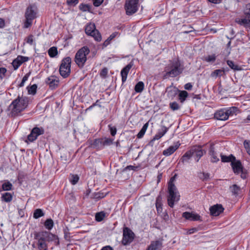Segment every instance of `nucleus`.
<instances>
[{"label":"nucleus","instance_id":"58","mask_svg":"<svg viewBox=\"0 0 250 250\" xmlns=\"http://www.w3.org/2000/svg\"><path fill=\"white\" fill-rule=\"evenodd\" d=\"M93 5L98 7L103 2L104 0H92Z\"/></svg>","mask_w":250,"mask_h":250},{"label":"nucleus","instance_id":"5","mask_svg":"<svg viewBox=\"0 0 250 250\" xmlns=\"http://www.w3.org/2000/svg\"><path fill=\"white\" fill-rule=\"evenodd\" d=\"M36 8L32 5L28 6L25 11V21L24 23V28H28L33 22V20L36 18Z\"/></svg>","mask_w":250,"mask_h":250},{"label":"nucleus","instance_id":"37","mask_svg":"<svg viewBox=\"0 0 250 250\" xmlns=\"http://www.w3.org/2000/svg\"><path fill=\"white\" fill-rule=\"evenodd\" d=\"M37 245L39 250H47V246L45 241H38Z\"/></svg>","mask_w":250,"mask_h":250},{"label":"nucleus","instance_id":"63","mask_svg":"<svg viewBox=\"0 0 250 250\" xmlns=\"http://www.w3.org/2000/svg\"><path fill=\"white\" fill-rule=\"evenodd\" d=\"M117 32L113 33L110 36L107 38L109 41H111L113 39H114L117 35Z\"/></svg>","mask_w":250,"mask_h":250},{"label":"nucleus","instance_id":"36","mask_svg":"<svg viewBox=\"0 0 250 250\" xmlns=\"http://www.w3.org/2000/svg\"><path fill=\"white\" fill-rule=\"evenodd\" d=\"M105 217V213L104 211H101L100 212H97L95 215V219L98 222H101Z\"/></svg>","mask_w":250,"mask_h":250},{"label":"nucleus","instance_id":"39","mask_svg":"<svg viewBox=\"0 0 250 250\" xmlns=\"http://www.w3.org/2000/svg\"><path fill=\"white\" fill-rule=\"evenodd\" d=\"M44 214L43 211L40 208L36 209L33 214V217L35 219H38L41 217L44 216Z\"/></svg>","mask_w":250,"mask_h":250},{"label":"nucleus","instance_id":"7","mask_svg":"<svg viewBox=\"0 0 250 250\" xmlns=\"http://www.w3.org/2000/svg\"><path fill=\"white\" fill-rule=\"evenodd\" d=\"M139 8V0H125V9L127 15H132Z\"/></svg>","mask_w":250,"mask_h":250},{"label":"nucleus","instance_id":"17","mask_svg":"<svg viewBox=\"0 0 250 250\" xmlns=\"http://www.w3.org/2000/svg\"><path fill=\"white\" fill-rule=\"evenodd\" d=\"M133 65V63L130 62L121 70V75L122 76V81L123 83H124L126 81L128 72Z\"/></svg>","mask_w":250,"mask_h":250},{"label":"nucleus","instance_id":"47","mask_svg":"<svg viewBox=\"0 0 250 250\" xmlns=\"http://www.w3.org/2000/svg\"><path fill=\"white\" fill-rule=\"evenodd\" d=\"M31 75V72H29L23 77L21 82L19 84L20 87H22L24 85L25 82L28 80L29 77Z\"/></svg>","mask_w":250,"mask_h":250},{"label":"nucleus","instance_id":"6","mask_svg":"<svg viewBox=\"0 0 250 250\" xmlns=\"http://www.w3.org/2000/svg\"><path fill=\"white\" fill-rule=\"evenodd\" d=\"M71 63V59L69 57H66L62 61L59 71L60 75L64 78H67L70 75Z\"/></svg>","mask_w":250,"mask_h":250},{"label":"nucleus","instance_id":"61","mask_svg":"<svg viewBox=\"0 0 250 250\" xmlns=\"http://www.w3.org/2000/svg\"><path fill=\"white\" fill-rule=\"evenodd\" d=\"M192 87V85L190 83H186L184 86L185 89L188 90L191 89Z\"/></svg>","mask_w":250,"mask_h":250},{"label":"nucleus","instance_id":"13","mask_svg":"<svg viewBox=\"0 0 250 250\" xmlns=\"http://www.w3.org/2000/svg\"><path fill=\"white\" fill-rule=\"evenodd\" d=\"M59 82V78L54 75L50 76L45 80L46 83L49 86L50 88L51 89H54L58 87Z\"/></svg>","mask_w":250,"mask_h":250},{"label":"nucleus","instance_id":"35","mask_svg":"<svg viewBox=\"0 0 250 250\" xmlns=\"http://www.w3.org/2000/svg\"><path fill=\"white\" fill-rule=\"evenodd\" d=\"M12 184L8 181H5L2 185V188L3 190H10L12 188Z\"/></svg>","mask_w":250,"mask_h":250},{"label":"nucleus","instance_id":"15","mask_svg":"<svg viewBox=\"0 0 250 250\" xmlns=\"http://www.w3.org/2000/svg\"><path fill=\"white\" fill-rule=\"evenodd\" d=\"M224 209L223 206L220 204L214 205L209 208L211 215L215 216L219 215L221 213L223 212Z\"/></svg>","mask_w":250,"mask_h":250},{"label":"nucleus","instance_id":"50","mask_svg":"<svg viewBox=\"0 0 250 250\" xmlns=\"http://www.w3.org/2000/svg\"><path fill=\"white\" fill-rule=\"evenodd\" d=\"M170 107L173 110H177L179 109L180 106L176 102H172L170 104Z\"/></svg>","mask_w":250,"mask_h":250},{"label":"nucleus","instance_id":"14","mask_svg":"<svg viewBox=\"0 0 250 250\" xmlns=\"http://www.w3.org/2000/svg\"><path fill=\"white\" fill-rule=\"evenodd\" d=\"M181 144L178 142L173 145L169 146L167 149L164 150L163 154L166 156H168L173 154L180 146Z\"/></svg>","mask_w":250,"mask_h":250},{"label":"nucleus","instance_id":"16","mask_svg":"<svg viewBox=\"0 0 250 250\" xmlns=\"http://www.w3.org/2000/svg\"><path fill=\"white\" fill-rule=\"evenodd\" d=\"M182 216L186 219L190 221H198L200 220V216L194 212H185L183 213Z\"/></svg>","mask_w":250,"mask_h":250},{"label":"nucleus","instance_id":"51","mask_svg":"<svg viewBox=\"0 0 250 250\" xmlns=\"http://www.w3.org/2000/svg\"><path fill=\"white\" fill-rule=\"evenodd\" d=\"M244 145L245 148L247 149V151L248 154L250 155V142L245 141L244 142Z\"/></svg>","mask_w":250,"mask_h":250},{"label":"nucleus","instance_id":"46","mask_svg":"<svg viewBox=\"0 0 250 250\" xmlns=\"http://www.w3.org/2000/svg\"><path fill=\"white\" fill-rule=\"evenodd\" d=\"M37 86L36 84H34L31 85L30 87L28 88V92L29 94L34 95L36 93Z\"/></svg>","mask_w":250,"mask_h":250},{"label":"nucleus","instance_id":"41","mask_svg":"<svg viewBox=\"0 0 250 250\" xmlns=\"http://www.w3.org/2000/svg\"><path fill=\"white\" fill-rule=\"evenodd\" d=\"M54 223L51 219H47L44 223V226L46 229L50 230L52 229Z\"/></svg>","mask_w":250,"mask_h":250},{"label":"nucleus","instance_id":"44","mask_svg":"<svg viewBox=\"0 0 250 250\" xmlns=\"http://www.w3.org/2000/svg\"><path fill=\"white\" fill-rule=\"evenodd\" d=\"M79 8L83 12H90L91 9V6L88 4L82 3L79 5Z\"/></svg>","mask_w":250,"mask_h":250},{"label":"nucleus","instance_id":"9","mask_svg":"<svg viewBox=\"0 0 250 250\" xmlns=\"http://www.w3.org/2000/svg\"><path fill=\"white\" fill-rule=\"evenodd\" d=\"M234 108H224L217 111L214 113V118L218 120H227L233 112Z\"/></svg>","mask_w":250,"mask_h":250},{"label":"nucleus","instance_id":"60","mask_svg":"<svg viewBox=\"0 0 250 250\" xmlns=\"http://www.w3.org/2000/svg\"><path fill=\"white\" fill-rule=\"evenodd\" d=\"M79 0H67L68 5H76L78 3Z\"/></svg>","mask_w":250,"mask_h":250},{"label":"nucleus","instance_id":"21","mask_svg":"<svg viewBox=\"0 0 250 250\" xmlns=\"http://www.w3.org/2000/svg\"><path fill=\"white\" fill-rule=\"evenodd\" d=\"M168 128L165 126H163L161 130H159L158 133L154 136L152 141L158 140L162 137L167 131Z\"/></svg>","mask_w":250,"mask_h":250},{"label":"nucleus","instance_id":"62","mask_svg":"<svg viewBox=\"0 0 250 250\" xmlns=\"http://www.w3.org/2000/svg\"><path fill=\"white\" fill-rule=\"evenodd\" d=\"M197 231V229L196 228H192L189 229L187 232L188 234H192Z\"/></svg>","mask_w":250,"mask_h":250},{"label":"nucleus","instance_id":"4","mask_svg":"<svg viewBox=\"0 0 250 250\" xmlns=\"http://www.w3.org/2000/svg\"><path fill=\"white\" fill-rule=\"evenodd\" d=\"M90 53V50L86 46L80 48L76 53L75 62L80 67H83L87 61V55Z\"/></svg>","mask_w":250,"mask_h":250},{"label":"nucleus","instance_id":"25","mask_svg":"<svg viewBox=\"0 0 250 250\" xmlns=\"http://www.w3.org/2000/svg\"><path fill=\"white\" fill-rule=\"evenodd\" d=\"M92 145L94 148L97 149L103 148V142L102 138L95 139Z\"/></svg>","mask_w":250,"mask_h":250},{"label":"nucleus","instance_id":"45","mask_svg":"<svg viewBox=\"0 0 250 250\" xmlns=\"http://www.w3.org/2000/svg\"><path fill=\"white\" fill-rule=\"evenodd\" d=\"M103 142V148L105 146H110L113 144V139L108 138H102Z\"/></svg>","mask_w":250,"mask_h":250},{"label":"nucleus","instance_id":"3","mask_svg":"<svg viewBox=\"0 0 250 250\" xmlns=\"http://www.w3.org/2000/svg\"><path fill=\"white\" fill-rule=\"evenodd\" d=\"M174 180V177L171 178L168 184L167 203L171 208H173L174 204L178 202L180 200V195L176 186L173 184Z\"/></svg>","mask_w":250,"mask_h":250},{"label":"nucleus","instance_id":"32","mask_svg":"<svg viewBox=\"0 0 250 250\" xmlns=\"http://www.w3.org/2000/svg\"><path fill=\"white\" fill-rule=\"evenodd\" d=\"M192 155L190 149L189 150L187 151L182 157L181 161L183 163L185 162H187L192 157Z\"/></svg>","mask_w":250,"mask_h":250},{"label":"nucleus","instance_id":"27","mask_svg":"<svg viewBox=\"0 0 250 250\" xmlns=\"http://www.w3.org/2000/svg\"><path fill=\"white\" fill-rule=\"evenodd\" d=\"M220 156L222 162H231L235 161V157L232 154L228 156L221 154Z\"/></svg>","mask_w":250,"mask_h":250},{"label":"nucleus","instance_id":"2","mask_svg":"<svg viewBox=\"0 0 250 250\" xmlns=\"http://www.w3.org/2000/svg\"><path fill=\"white\" fill-rule=\"evenodd\" d=\"M184 70V66L181 64L179 60H173L170 62L166 66L165 69V74L164 75V79L169 77H175L182 73Z\"/></svg>","mask_w":250,"mask_h":250},{"label":"nucleus","instance_id":"64","mask_svg":"<svg viewBox=\"0 0 250 250\" xmlns=\"http://www.w3.org/2000/svg\"><path fill=\"white\" fill-rule=\"evenodd\" d=\"M5 26V21L4 20L0 18V28H2Z\"/></svg>","mask_w":250,"mask_h":250},{"label":"nucleus","instance_id":"33","mask_svg":"<svg viewBox=\"0 0 250 250\" xmlns=\"http://www.w3.org/2000/svg\"><path fill=\"white\" fill-rule=\"evenodd\" d=\"M225 74V72L222 69H216L212 72L211 74V77L212 78H216L218 76L221 77Z\"/></svg>","mask_w":250,"mask_h":250},{"label":"nucleus","instance_id":"10","mask_svg":"<svg viewBox=\"0 0 250 250\" xmlns=\"http://www.w3.org/2000/svg\"><path fill=\"white\" fill-rule=\"evenodd\" d=\"M134 239L133 232L128 228H125L123 230V238L122 243L124 245H126L130 243Z\"/></svg>","mask_w":250,"mask_h":250},{"label":"nucleus","instance_id":"38","mask_svg":"<svg viewBox=\"0 0 250 250\" xmlns=\"http://www.w3.org/2000/svg\"><path fill=\"white\" fill-rule=\"evenodd\" d=\"M229 189L231 192L235 195H237L239 191H240V188L237 185H233L232 186L230 187Z\"/></svg>","mask_w":250,"mask_h":250},{"label":"nucleus","instance_id":"19","mask_svg":"<svg viewBox=\"0 0 250 250\" xmlns=\"http://www.w3.org/2000/svg\"><path fill=\"white\" fill-rule=\"evenodd\" d=\"M231 165L233 172L236 174H239L244 169L240 161L231 162Z\"/></svg>","mask_w":250,"mask_h":250},{"label":"nucleus","instance_id":"57","mask_svg":"<svg viewBox=\"0 0 250 250\" xmlns=\"http://www.w3.org/2000/svg\"><path fill=\"white\" fill-rule=\"evenodd\" d=\"M107 72H108L107 69L106 68H104L102 70V71L100 73V75L103 78H105L107 74Z\"/></svg>","mask_w":250,"mask_h":250},{"label":"nucleus","instance_id":"18","mask_svg":"<svg viewBox=\"0 0 250 250\" xmlns=\"http://www.w3.org/2000/svg\"><path fill=\"white\" fill-rule=\"evenodd\" d=\"M47 231H41L39 232H34V238L37 241H46Z\"/></svg>","mask_w":250,"mask_h":250},{"label":"nucleus","instance_id":"22","mask_svg":"<svg viewBox=\"0 0 250 250\" xmlns=\"http://www.w3.org/2000/svg\"><path fill=\"white\" fill-rule=\"evenodd\" d=\"M216 59V56L215 54H211L208 55L207 56H205L202 57V60L208 63H213L215 62Z\"/></svg>","mask_w":250,"mask_h":250},{"label":"nucleus","instance_id":"49","mask_svg":"<svg viewBox=\"0 0 250 250\" xmlns=\"http://www.w3.org/2000/svg\"><path fill=\"white\" fill-rule=\"evenodd\" d=\"M108 128L110 130L111 135L114 136L117 133V129L115 126H112L111 125H108Z\"/></svg>","mask_w":250,"mask_h":250},{"label":"nucleus","instance_id":"26","mask_svg":"<svg viewBox=\"0 0 250 250\" xmlns=\"http://www.w3.org/2000/svg\"><path fill=\"white\" fill-rule=\"evenodd\" d=\"M178 90L174 87H169L167 89V96L172 98L177 94Z\"/></svg>","mask_w":250,"mask_h":250},{"label":"nucleus","instance_id":"1","mask_svg":"<svg viewBox=\"0 0 250 250\" xmlns=\"http://www.w3.org/2000/svg\"><path fill=\"white\" fill-rule=\"evenodd\" d=\"M29 99L27 97L18 96L14 100L9 106V110L12 116H18L28 106Z\"/></svg>","mask_w":250,"mask_h":250},{"label":"nucleus","instance_id":"54","mask_svg":"<svg viewBox=\"0 0 250 250\" xmlns=\"http://www.w3.org/2000/svg\"><path fill=\"white\" fill-rule=\"evenodd\" d=\"M19 59L20 62L22 64L23 62H27L28 61V58L27 57L22 56H18L17 58Z\"/></svg>","mask_w":250,"mask_h":250},{"label":"nucleus","instance_id":"48","mask_svg":"<svg viewBox=\"0 0 250 250\" xmlns=\"http://www.w3.org/2000/svg\"><path fill=\"white\" fill-rule=\"evenodd\" d=\"M21 64V63L20 62V61L19 60V59L17 58L15 59L12 62V65L13 66L14 70H17Z\"/></svg>","mask_w":250,"mask_h":250},{"label":"nucleus","instance_id":"29","mask_svg":"<svg viewBox=\"0 0 250 250\" xmlns=\"http://www.w3.org/2000/svg\"><path fill=\"white\" fill-rule=\"evenodd\" d=\"M13 196L9 192H5L1 196V200L5 202H10L12 200Z\"/></svg>","mask_w":250,"mask_h":250},{"label":"nucleus","instance_id":"59","mask_svg":"<svg viewBox=\"0 0 250 250\" xmlns=\"http://www.w3.org/2000/svg\"><path fill=\"white\" fill-rule=\"evenodd\" d=\"M241 173V177L243 179H246L247 178V172L246 170L243 169L242 170L240 173Z\"/></svg>","mask_w":250,"mask_h":250},{"label":"nucleus","instance_id":"20","mask_svg":"<svg viewBox=\"0 0 250 250\" xmlns=\"http://www.w3.org/2000/svg\"><path fill=\"white\" fill-rule=\"evenodd\" d=\"M162 243L160 241H152L146 250H161Z\"/></svg>","mask_w":250,"mask_h":250},{"label":"nucleus","instance_id":"53","mask_svg":"<svg viewBox=\"0 0 250 250\" xmlns=\"http://www.w3.org/2000/svg\"><path fill=\"white\" fill-rule=\"evenodd\" d=\"M156 207L157 209V211L160 210V209H162L161 204L160 203V196L157 197L156 201Z\"/></svg>","mask_w":250,"mask_h":250},{"label":"nucleus","instance_id":"24","mask_svg":"<svg viewBox=\"0 0 250 250\" xmlns=\"http://www.w3.org/2000/svg\"><path fill=\"white\" fill-rule=\"evenodd\" d=\"M46 241L51 242L54 241L56 245L59 244V240L57 236L54 234L47 231Z\"/></svg>","mask_w":250,"mask_h":250},{"label":"nucleus","instance_id":"56","mask_svg":"<svg viewBox=\"0 0 250 250\" xmlns=\"http://www.w3.org/2000/svg\"><path fill=\"white\" fill-rule=\"evenodd\" d=\"M6 69L4 67L0 68V79H2L6 72Z\"/></svg>","mask_w":250,"mask_h":250},{"label":"nucleus","instance_id":"28","mask_svg":"<svg viewBox=\"0 0 250 250\" xmlns=\"http://www.w3.org/2000/svg\"><path fill=\"white\" fill-rule=\"evenodd\" d=\"M44 129L42 127H35L32 129V133L35 134L36 140L38 137L44 133Z\"/></svg>","mask_w":250,"mask_h":250},{"label":"nucleus","instance_id":"55","mask_svg":"<svg viewBox=\"0 0 250 250\" xmlns=\"http://www.w3.org/2000/svg\"><path fill=\"white\" fill-rule=\"evenodd\" d=\"M33 36L32 35H29L26 39V42L30 45L33 44L34 42Z\"/></svg>","mask_w":250,"mask_h":250},{"label":"nucleus","instance_id":"8","mask_svg":"<svg viewBox=\"0 0 250 250\" xmlns=\"http://www.w3.org/2000/svg\"><path fill=\"white\" fill-rule=\"evenodd\" d=\"M86 34L93 37L98 42L102 40V37L98 30L96 29L94 23H90L86 25L85 29Z\"/></svg>","mask_w":250,"mask_h":250},{"label":"nucleus","instance_id":"43","mask_svg":"<svg viewBox=\"0 0 250 250\" xmlns=\"http://www.w3.org/2000/svg\"><path fill=\"white\" fill-rule=\"evenodd\" d=\"M79 180V177L78 175H71L69 178V181L70 183L74 185H76Z\"/></svg>","mask_w":250,"mask_h":250},{"label":"nucleus","instance_id":"40","mask_svg":"<svg viewBox=\"0 0 250 250\" xmlns=\"http://www.w3.org/2000/svg\"><path fill=\"white\" fill-rule=\"evenodd\" d=\"M188 93L186 91H180L179 94V100L180 101V102L181 103H183L186 98L188 97Z\"/></svg>","mask_w":250,"mask_h":250},{"label":"nucleus","instance_id":"34","mask_svg":"<svg viewBox=\"0 0 250 250\" xmlns=\"http://www.w3.org/2000/svg\"><path fill=\"white\" fill-rule=\"evenodd\" d=\"M144 88V83L143 82H138L135 86V91L137 93H141Z\"/></svg>","mask_w":250,"mask_h":250},{"label":"nucleus","instance_id":"23","mask_svg":"<svg viewBox=\"0 0 250 250\" xmlns=\"http://www.w3.org/2000/svg\"><path fill=\"white\" fill-rule=\"evenodd\" d=\"M209 154L211 156V161L212 162L216 163L219 161V159L218 158L217 153L215 152L213 147L210 148Z\"/></svg>","mask_w":250,"mask_h":250},{"label":"nucleus","instance_id":"52","mask_svg":"<svg viewBox=\"0 0 250 250\" xmlns=\"http://www.w3.org/2000/svg\"><path fill=\"white\" fill-rule=\"evenodd\" d=\"M35 134L32 133V130H31L30 133L28 135L27 139L28 140L31 142H32L36 140V137Z\"/></svg>","mask_w":250,"mask_h":250},{"label":"nucleus","instance_id":"12","mask_svg":"<svg viewBox=\"0 0 250 250\" xmlns=\"http://www.w3.org/2000/svg\"><path fill=\"white\" fill-rule=\"evenodd\" d=\"M192 157L194 158L196 162H198L204 154V151L200 146H193L190 148Z\"/></svg>","mask_w":250,"mask_h":250},{"label":"nucleus","instance_id":"31","mask_svg":"<svg viewBox=\"0 0 250 250\" xmlns=\"http://www.w3.org/2000/svg\"><path fill=\"white\" fill-rule=\"evenodd\" d=\"M58 53L57 48L55 46L51 47L48 50V54L51 58L55 57Z\"/></svg>","mask_w":250,"mask_h":250},{"label":"nucleus","instance_id":"11","mask_svg":"<svg viewBox=\"0 0 250 250\" xmlns=\"http://www.w3.org/2000/svg\"><path fill=\"white\" fill-rule=\"evenodd\" d=\"M244 13L246 15L245 18L242 19L239 21V23L246 26H250V3L246 4L245 9Z\"/></svg>","mask_w":250,"mask_h":250},{"label":"nucleus","instance_id":"30","mask_svg":"<svg viewBox=\"0 0 250 250\" xmlns=\"http://www.w3.org/2000/svg\"><path fill=\"white\" fill-rule=\"evenodd\" d=\"M148 125H149L148 122H147L144 125L142 129H141V130L139 131V132L138 133V134L137 135L138 138H142L144 136V134H145V133L148 128Z\"/></svg>","mask_w":250,"mask_h":250},{"label":"nucleus","instance_id":"42","mask_svg":"<svg viewBox=\"0 0 250 250\" xmlns=\"http://www.w3.org/2000/svg\"><path fill=\"white\" fill-rule=\"evenodd\" d=\"M227 64L232 69L234 70H240L241 68L240 67L237 65L234 64L233 62L232 61L228 60L227 62Z\"/></svg>","mask_w":250,"mask_h":250}]
</instances>
